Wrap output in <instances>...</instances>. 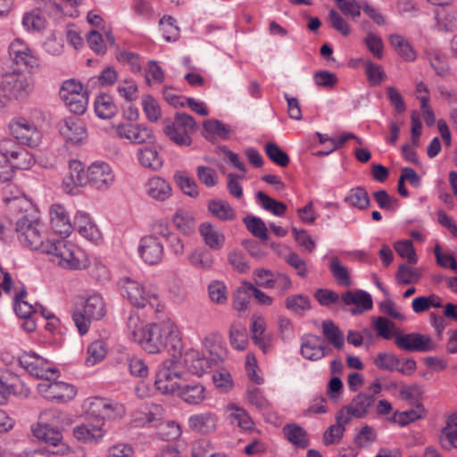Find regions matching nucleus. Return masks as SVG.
Returning <instances> with one entry per match:
<instances>
[{"mask_svg":"<svg viewBox=\"0 0 457 457\" xmlns=\"http://www.w3.org/2000/svg\"><path fill=\"white\" fill-rule=\"evenodd\" d=\"M140 337L138 344L149 353H157L162 350L172 356L181 354L182 342L177 326L170 320L161 323L145 326V332L135 334Z\"/></svg>","mask_w":457,"mask_h":457,"instance_id":"obj_1","label":"nucleus"},{"mask_svg":"<svg viewBox=\"0 0 457 457\" xmlns=\"http://www.w3.org/2000/svg\"><path fill=\"white\" fill-rule=\"evenodd\" d=\"M180 375V372L176 370V362L173 360H166L156 371L154 385L163 394H173L178 391L187 403H201L204 399V387L200 384H180L179 382Z\"/></svg>","mask_w":457,"mask_h":457,"instance_id":"obj_2","label":"nucleus"},{"mask_svg":"<svg viewBox=\"0 0 457 457\" xmlns=\"http://www.w3.org/2000/svg\"><path fill=\"white\" fill-rule=\"evenodd\" d=\"M228 353L221 339L211 336L204 339L203 353L189 350L185 354V362L189 370L197 376H202L212 368H218L227 358Z\"/></svg>","mask_w":457,"mask_h":457,"instance_id":"obj_3","label":"nucleus"},{"mask_svg":"<svg viewBox=\"0 0 457 457\" xmlns=\"http://www.w3.org/2000/svg\"><path fill=\"white\" fill-rule=\"evenodd\" d=\"M42 253L51 255V262L64 269L81 270L87 266L82 251L65 239L46 241Z\"/></svg>","mask_w":457,"mask_h":457,"instance_id":"obj_4","label":"nucleus"},{"mask_svg":"<svg viewBox=\"0 0 457 457\" xmlns=\"http://www.w3.org/2000/svg\"><path fill=\"white\" fill-rule=\"evenodd\" d=\"M197 129L195 119L186 112H176L173 119L163 120L164 135L176 145L181 147L190 146L191 135Z\"/></svg>","mask_w":457,"mask_h":457,"instance_id":"obj_5","label":"nucleus"},{"mask_svg":"<svg viewBox=\"0 0 457 457\" xmlns=\"http://www.w3.org/2000/svg\"><path fill=\"white\" fill-rule=\"evenodd\" d=\"M118 287L123 297H126L131 304L138 308L149 306L156 312H162L163 306L161 304L158 295L147 292L144 286L137 280L129 277L120 279Z\"/></svg>","mask_w":457,"mask_h":457,"instance_id":"obj_6","label":"nucleus"},{"mask_svg":"<svg viewBox=\"0 0 457 457\" xmlns=\"http://www.w3.org/2000/svg\"><path fill=\"white\" fill-rule=\"evenodd\" d=\"M105 315V304L103 297L95 294L87 297L83 305V312H75L72 319L81 335L88 331L92 320H98Z\"/></svg>","mask_w":457,"mask_h":457,"instance_id":"obj_7","label":"nucleus"},{"mask_svg":"<svg viewBox=\"0 0 457 457\" xmlns=\"http://www.w3.org/2000/svg\"><path fill=\"white\" fill-rule=\"evenodd\" d=\"M0 89L7 100L24 99L31 91L29 79L21 72L4 73L0 77Z\"/></svg>","mask_w":457,"mask_h":457,"instance_id":"obj_8","label":"nucleus"},{"mask_svg":"<svg viewBox=\"0 0 457 457\" xmlns=\"http://www.w3.org/2000/svg\"><path fill=\"white\" fill-rule=\"evenodd\" d=\"M117 137L134 145L153 144L155 141L151 128L142 123L122 122L114 126Z\"/></svg>","mask_w":457,"mask_h":457,"instance_id":"obj_9","label":"nucleus"},{"mask_svg":"<svg viewBox=\"0 0 457 457\" xmlns=\"http://www.w3.org/2000/svg\"><path fill=\"white\" fill-rule=\"evenodd\" d=\"M83 407L87 416L96 420V421L114 419L121 416L124 412L122 405L112 403L107 399L99 397L87 399Z\"/></svg>","mask_w":457,"mask_h":457,"instance_id":"obj_10","label":"nucleus"},{"mask_svg":"<svg viewBox=\"0 0 457 457\" xmlns=\"http://www.w3.org/2000/svg\"><path fill=\"white\" fill-rule=\"evenodd\" d=\"M376 397L366 392L357 394L350 403L343 406L339 411L343 414L341 419L351 421L352 419H363L368 416L375 407Z\"/></svg>","mask_w":457,"mask_h":457,"instance_id":"obj_11","label":"nucleus"},{"mask_svg":"<svg viewBox=\"0 0 457 457\" xmlns=\"http://www.w3.org/2000/svg\"><path fill=\"white\" fill-rule=\"evenodd\" d=\"M2 150L8 154L9 167L13 171L29 170L35 163L33 155L12 138L2 139Z\"/></svg>","mask_w":457,"mask_h":457,"instance_id":"obj_12","label":"nucleus"},{"mask_svg":"<svg viewBox=\"0 0 457 457\" xmlns=\"http://www.w3.org/2000/svg\"><path fill=\"white\" fill-rule=\"evenodd\" d=\"M20 363L30 375L41 381L56 379L59 377V370L53 364L36 354L21 356Z\"/></svg>","mask_w":457,"mask_h":457,"instance_id":"obj_13","label":"nucleus"},{"mask_svg":"<svg viewBox=\"0 0 457 457\" xmlns=\"http://www.w3.org/2000/svg\"><path fill=\"white\" fill-rule=\"evenodd\" d=\"M37 391L45 399L62 403L72 400L77 394L72 385L56 379L41 381L37 385Z\"/></svg>","mask_w":457,"mask_h":457,"instance_id":"obj_14","label":"nucleus"},{"mask_svg":"<svg viewBox=\"0 0 457 457\" xmlns=\"http://www.w3.org/2000/svg\"><path fill=\"white\" fill-rule=\"evenodd\" d=\"M395 343L407 352H429L436 349V344L428 336L420 333H395Z\"/></svg>","mask_w":457,"mask_h":457,"instance_id":"obj_15","label":"nucleus"},{"mask_svg":"<svg viewBox=\"0 0 457 457\" xmlns=\"http://www.w3.org/2000/svg\"><path fill=\"white\" fill-rule=\"evenodd\" d=\"M9 129L16 139L30 147L37 146L41 140L40 131L25 118L12 120L9 124Z\"/></svg>","mask_w":457,"mask_h":457,"instance_id":"obj_16","label":"nucleus"},{"mask_svg":"<svg viewBox=\"0 0 457 457\" xmlns=\"http://www.w3.org/2000/svg\"><path fill=\"white\" fill-rule=\"evenodd\" d=\"M301 354L303 358L317 361L332 353L325 340L317 335L306 334L301 338Z\"/></svg>","mask_w":457,"mask_h":457,"instance_id":"obj_17","label":"nucleus"},{"mask_svg":"<svg viewBox=\"0 0 457 457\" xmlns=\"http://www.w3.org/2000/svg\"><path fill=\"white\" fill-rule=\"evenodd\" d=\"M114 181L111 166L104 162H96L87 168V183L96 189L105 190Z\"/></svg>","mask_w":457,"mask_h":457,"instance_id":"obj_18","label":"nucleus"},{"mask_svg":"<svg viewBox=\"0 0 457 457\" xmlns=\"http://www.w3.org/2000/svg\"><path fill=\"white\" fill-rule=\"evenodd\" d=\"M8 53L12 61L17 65H24L30 70L39 65L38 59L21 38H16L10 44Z\"/></svg>","mask_w":457,"mask_h":457,"instance_id":"obj_19","label":"nucleus"},{"mask_svg":"<svg viewBox=\"0 0 457 457\" xmlns=\"http://www.w3.org/2000/svg\"><path fill=\"white\" fill-rule=\"evenodd\" d=\"M62 137L72 145L82 143L87 133L84 123L78 118L70 117L59 123Z\"/></svg>","mask_w":457,"mask_h":457,"instance_id":"obj_20","label":"nucleus"},{"mask_svg":"<svg viewBox=\"0 0 457 457\" xmlns=\"http://www.w3.org/2000/svg\"><path fill=\"white\" fill-rule=\"evenodd\" d=\"M107 429L104 421L97 420L96 423L87 421L76 426L73 429V436L83 443H97L105 435Z\"/></svg>","mask_w":457,"mask_h":457,"instance_id":"obj_21","label":"nucleus"},{"mask_svg":"<svg viewBox=\"0 0 457 457\" xmlns=\"http://www.w3.org/2000/svg\"><path fill=\"white\" fill-rule=\"evenodd\" d=\"M138 252L146 263L154 265L162 261L163 246L155 236H146L141 238Z\"/></svg>","mask_w":457,"mask_h":457,"instance_id":"obj_22","label":"nucleus"},{"mask_svg":"<svg viewBox=\"0 0 457 457\" xmlns=\"http://www.w3.org/2000/svg\"><path fill=\"white\" fill-rule=\"evenodd\" d=\"M50 224L52 229L59 235L68 236L72 230V224L64 206L53 204L49 210Z\"/></svg>","mask_w":457,"mask_h":457,"instance_id":"obj_23","label":"nucleus"},{"mask_svg":"<svg viewBox=\"0 0 457 457\" xmlns=\"http://www.w3.org/2000/svg\"><path fill=\"white\" fill-rule=\"evenodd\" d=\"M4 187H2L3 201L10 204V213L16 212V211H22L25 207H29V204L23 196L22 192L18 187L12 183V179L6 182H1Z\"/></svg>","mask_w":457,"mask_h":457,"instance_id":"obj_24","label":"nucleus"},{"mask_svg":"<svg viewBox=\"0 0 457 457\" xmlns=\"http://www.w3.org/2000/svg\"><path fill=\"white\" fill-rule=\"evenodd\" d=\"M9 224L13 228V230L18 234L28 232L31 227L36 226V223H40V220L30 212L28 207L22 211H16L12 212L8 217Z\"/></svg>","mask_w":457,"mask_h":457,"instance_id":"obj_25","label":"nucleus"},{"mask_svg":"<svg viewBox=\"0 0 457 457\" xmlns=\"http://www.w3.org/2000/svg\"><path fill=\"white\" fill-rule=\"evenodd\" d=\"M78 230V232L86 239L97 242L101 238V233L97 227L92 222L87 213L83 212H78L72 228Z\"/></svg>","mask_w":457,"mask_h":457,"instance_id":"obj_26","label":"nucleus"},{"mask_svg":"<svg viewBox=\"0 0 457 457\" xmlns=\"http://www.w3.org/2000/svg\"><path fill=\"white\" fill-rule=\"evenodd\" d=\"M31 431L34 436L48 445L54 446L61 445L62 448L57 452L58 453L63 454L65 453L64 445H62V435L58 427L34 425L31 428Z\"/></svg>","mask_w":457,"mask_h":457,"instance_id":"obj_27","label":"nucleus"},{"mask_svg":"<svg viewBox=\"0 0 457 457\" xmlns=\"http://www.w3.org/2000/svg\"><path fill=\"white\" fill-rule=\"evenodd\" d=\"M146 194L153 199L163 202L171 196L172 189L168 181L161 177H153L145 184Z\"/></svg>","mask_w":457,"mask_h":457,"instance_id":"obj_28","label":"nucleus"},{"mask_svg":"<svg viewBox=\"0 0 457 457\" xmlns=\"http://www.w3.org/2000/svg\"><path fill=\"white\" fill-rule=\"evenodd\" d=\"M44 225L36 223V226L31 227L28 232L18 234L20 242L26 247L32 250H39L43 252L46 242L44 241Z\"/></svg>","mask_w":457,"mask_h":457,"instance_id":"obj_29","label":"nucleus"},{"mask_svg":"<svg viewBox=\"0 0 457 457\" xmlns=\"http://www.w3.org/2000/svg\"><path fill=\"white\" fill-rule=\"evenodd\" d=\"M199 233L205 245L212 250L219 251L225 244L224 234L209 222H204L199 227Z\"/></svg>","mask_w":457,"mask_h":457,"instance_id":"obj_30","label":"nucleus"},{"mask_svg":"<svg viewBox=\"0 0 457 457\" xmlns=\"http://www.w3.org/2000/svg\"><path fill=\"white\" fill-rule=\"evenodd\" d=\"M189 428L201 434H209L215 430L217 419L210 412L195 414L188 419Z\"/></svg>","mask_w":457,"mask_h":457,"instance_id":"obj_31","label":"nucleus"},{"mask_svg":"<svg viewBox=\"0 0 457 457\" xmlns=\"http://www.w3.org/2000/svg\"><path fill=\"white\" fill-rule=\"evenodd\" d=\"M137 157L143 167L152 170H158L163 165V160L154 147L139 148Z\"/></svg>","mask_w":457,"mask_h":457,"instance_id":"obj_32","label":"nucleus"},{"mask_svg":"<svg viewBox=\"0 0 457 457\" xmlns=\"http://www.w3.org/2000/svg\"><path fill=\"white\" fill-rule=\"evenodd\" d=\"M228 419L232 425H236L245 430L253 428V422L244 408L231 403L228 405Z\"/></svg>","mask_w":457,"mask_h":457,"instance_id":"obj_33","label":"nucleus"},{"mask_svg":"<svg viewBox=\"0 0 457 457\" xmlns=\"http://www.w3.org/2000/svg\"><path fill=\"white\" fill-rule=\"evenodd\" d=\"M440 443L445 449L457 448V412L450 416L442 429Z\"/></svg>","mask_w":457,"mask_h":457,"instance_id":"obj_34","label":"nucleus"},{"mask_svg":"<svg viewBox=\"0 0 457 457\" xmlns=\"http://www.w3.org/2000/svg\"><path fill=\"white\" fill-rule=\"evenodd\" d=\"M326 340L336 349L341 350L345 345V337L340 328L332 320H324L321 324Z\"/></svg>","mask_w":457,"mask_h":457,"instance_id":"obj_35","label":"nucleus"},{"mask_svg":"<svg viewBox=\"0 0 457 457\" xmlns=\"http://www.w3.org/2000/svg\"><path fill=\"white\" fill-rule=\"evenodd\" d=\"M341 416L343 414L338 411L336 415L337 423L328 427L324 432L323 441L326 445L337 444L343 437L345 426L350 422L341 419Z\"/></svg>","mask_w":457,"mask_h":457,"instance_id":"obj_36","label":"nucleus"},{"mask_svg":"<svg viewBox=\"0 0 457 457\" xmlns=\"http://www.w3.org/2000/svg\"><path fill=\"white\" fill-rule=\"evenodd\" d=\"M342 300L346 305L354 304L362 310H370L373 307L371 295L362 290L355 292L347 291L342 295Z\"/></svg>","mask_w":457,"mask_h":457,"instance_id":"obj_37","label":"nucleus"},{"mask_svg":"<svg viewBox=\"0 0 457 457\" xmlns=\"http://www.w3.org/2000/svg\"><path fill=\"white\" fill-rule=\"evenodd\" d=\"M172 221L183 235L190 236L195 232V222L191 213L186 210H178L173 217Z\"/></svg>","mask_w":457,"mask_h":457,"instance_id":"obj_38","label":"nucleus"},{"mask_svg":"<svg viewBox=\"0 0 457 457\" xmlns=\"http://www.w3.org/2000/svg\"><path fill=\"white\" fill-rule=\"evenodd\" d=\"M329 270L336 282L342 287H349L352 284L348 269L344 266L338 257L332 256L329 262Z\"/></svg>","mask_w":457,"mask_h":457,"instance_id":"obj_39","label":"nucleus"},{"mask_svg":"<svg viewBox=\"0 0 457 457\" xmlns=\"http://www.w3.org/2000/svg\"><path fill=\"white\" fill-rule=\"evenodd\" d=\"M96 114L101 119H111L117 112V107L108 95L99 96L95 101Z\"/></svg>","mask_w":457,"mask_h":457,"instance_id":"obj_40","label":"nucleus"},{"mask_svg":"<svg viewBox=\"0 0 457 457\" xmlns=\"http://www.w3.org/2000/svg\"><path fill=\"white\" fill-rule=\"evenodd\" d=\"M208 209L212 215L221 220H232L236 213L231 205L223 200L216 199L209 202Z\"/></svg>","mask_w":457,"mask_h":457,"instance_id":"obj_41","label":"nucleus"},{"mask_svg":"<svg viewBox=\"0 0 457 457\" xmlns=\"http://www.w3.org/2000/svg\"><path fill=\"white\" fill-rule=\"evenodd\" d=\"M189 262L196 269L209 270L213 266L214 258L209 250L196 249L190 253Z\"/></svg>","mask_w":457,"mask_h":457,"instance_id":"obj_42","label":"nucleus"},{"mask_svg":"<svg viewBox=\"0 0 457 457\" xmlns=\"http://www.w3.org/2000/svg\"><path fill=\"white\" fill-rule=\"evenodd\" d=\"M356 62L364 65L365 74L371 86H378L386 79V73L380 65L363 58L357 59Z\"/></svg>","mask_w":457,"mask_h":457,"instance_id":"obj_43","label":"nucleus"},{"mask_svg":"<svg viewBox=\"0 0 457 457\" xmlns=\"http://www.w3.org/2000/svg\"><path fill=\"white\" fill-rule=\"evenodd\" d=\"M204 129L205 137L207 139H214L219 137L220 139H227L229 136V129L224 123L218 120H208L204 122Z\"/></svg>","mask_w":457,"mask_h":457,"instance_id":"obj_44","label":"nucleus"},{"mask_svg":"<svg viewBox=\"0 0 457 457\" xmlns=\"http://www.w3.org/2000/svg\"><path fill=\"white\" fill-rule=\"evenodd\" d=\"M345 202L360 210H365L370 205L368 192L361 187L351 189L345 196Z\"/></svg>","mask_w":457,"mask_h":457,"instance_id":"obj_45","label":"nucleus"},{"mask_svg":"<svg viewBox=\"0 0 457 457\" xmlns=\"http://www.w3.org/2000/svg\"><path fill=\"white\" fill-rule=\"evenodd\" d=\"M286 438L292 444L305 448L308 445V439L305 430L296 424H288L283 428Z\"/></svg>","mask_w":457,"mask_h":457,"instance_id":"obj_46","label":"nucleus"},{"mask_svg":"<svg viewBox=\"0 0 457 457\" xmlns=\"http://www.w3.org/2000/svg\"><path fill=\"white\" fill-rule=\"evenodd\" d=\"M229 340L235 349L245 350L248 345L246 328L239 323L232 324L229 329Z\"/></svg>","mask_w":457,"mask_h":457,"instance_id":"obj_47","label":"nucleus"},{"mask_svg":"<svg viewBox=\"0 0 457 457\" xmlns=\"http://www.w3.org/2000/svg\"><path fill=\"white\" fill-rule=\"evenodd\" d=\"M390 44L395 50L405 60L413 61L416 57L415 52L409 42L400 35H391L389 37Z\"/></svg>","mask_w":457,"mask_h":457,"instance_id":"obj_48","label":"nucleus"},{"mask_svg":"<svg viewBox=\"0 0 457 457\" xmlns=\"http://www.w3.org/2000/svg\"><path fill=\"white\" fill-rule=\"evenodd\" d=\"M249 232L262 241L268 240V229L264 221L258 217L246 216L243 220Z\"/></svg>","mask_w":457,"mask_h":457,"instance_id":"obj_49","label":"nucleus"},{"mask_svg":"<svg viewBox=\"0 0 457 457\" xmlns=\"http://www.w3.org/2000/svg\"><path fill=\"white\" fill-rule=\"evenodd\" d=\"M46 20L40 10H33L23 15L22 24L28 30L40 31L45 29Z\"/></svg>","mask_w":457,"mask_h":457,"instance_id":"obj_50","label":"nucleus"},{"mask_svg":"<svg viewBox=\"0 0 457 457\" xmlns=\"http://www.w3.org/2000/svg\"><path fill=\"white\" fill-rule=\"evenodd\" d=\"M424 415L425 409L422 405L419 404L415 409H411L403 412H395L391 420L400 426H405L410 422L421 419Z\"/></svg>","mask_w":457,"mask_h":457,"instance_id":"obj_51","label":"nucleus"},{"mask_svg":"<svg viewBox=\"0 0 457 457\" xmlns=\"http://www.w3.org/2000/svg\"><path fill=\"white\" fill-rule=\"evenodd\" d=\"M256 196L260 201L262 208H264L266 211L270 212L272 214L278 217H281L285 214L287 206L282 202L274 200L262 191L258 192Z\"/></svg>","mask_w":457,"mask_h":457,"instance_id":"obj_52","label":"nucleus"},{"mask_svg":"<svg viewBox=\"0 0 457 457\" xmlns=\"http://www.w3.org/2000/svg\"><path fill=\"white\" fill-rule=\"evenodd\" d=\"M374 364L379 370L395 371L401 364V360L394 353L382 352L375 357Z\"/></svg>","mask_w":457,"mask_h":457,"instance_id":"obj_53","label":"nucleus"},{"mask_svg":"<svg viewBox=\"0 0 457 457\" xmlns=\"http://www.w3.org/2000/svg\"><path fill=\"white\" fill-rule=\"evenodd\" d=\"M88 356L86 360L87 366H94L104 360L107 353L105 343L102 340H96L91 343L87 347Z\"/></svg>","mask_w":457,"mask_h":457,"instance_id":"obj_54","label":"nucleus"},{"mask_svg":"<svg viewBox=\"0 0 457 457\" xmlns=\"http://www.w3.org/2000/svg\"><path fill=\"white\" fill-rule=\"evenodd\" d=\"M285 305L289 311L299 314L311 309V300L303 295H295L287 297Z\"/></svg>","mask_w":457,"mask_h":457,"instance_id":"obj_55","label":"nucleus"},{"mask_svg":"<svg viewBox=\"0 0 457 457\" xmlns=\"http://www.w3.org/2000/svg\"><path fill=\"white\" fill-rule=\"evenodd\" d=\"M160 26L164 39L168 42L176 41L179 37V29L171 16H163L160 20Z\"/></svg>","mask_w":457,"mask_h":457,"instance_id":"obj_56","label":"nucleus"},{"mask_svg":"<svg viewBox=\"0 0 457 457\" xmlns=\"http://www.w3.org/2000/svg\"><path fill=\"white\" fill-rule=\"evenodd\" d=\"M265 152L267 156L277 165L280 167H287L288 165L289 156L275 143L268 142L265 145Z\"/></svg>","mask_w":457,"mask_h":457,"instance_id":"obj_57","label":"nucleus"},{"mask_svg":"<svg viewBox=\"0 0 457 457\" xmlns=\"http://www.w3.org/2000/svg\"><path fill=\"white\" fill-rule=\"evenodd\" d=\"M420 272L417 269H413L406 264H401L395 274L398 283L410 285L416 283L420 278Z\"/></svg>","mask_w":457,"mask_h":457,"instance_id":"obj_58","label":"nucleus"},{"mask_svg":"<svg viewBox=\"0 0 457 457\" xmlns=\"http://www.w3.org/2000/svg\"><path fill=\"white\" fill-rule=\"evenodd\" d=\"M175 180L184 194L192 197L198 195V187L195 181L185 172L178 171L174 175Z\"/></svg>","mask_w":457,"mask_h":457,"instance_id":"obj_59","label":"nucleus"},{"mask_svg":"<svg viewBox=\"0 0 457 457\" xmlns=\"http://www.w3.org/2000/svg\"><path fill=\"white\" fill-rule=\"evenodd\" d=\"M143 111L146 119L150 122H156L161 117V108L156 100L149 96H144L142 98Z\"/></svg>","mask_w":457,"mask_h":457,"instance_id":"obj_60","label":"nucleus"},{"mask_svg":"<svg viewBox=\"0 0 457 457\" xmlns=\"http://www.w3.org/2000/svg\"><path fill=\"white\" fill-rule=\"evenodd\" d=\"M428 59L430 66L438 76L444 77L449 72V65L445 55L434 51L428 54Z\"/></svg>","mask_w":457,"mask_h":457,"instance_id":"obj_61","label":"nucleus"},{"mask_svg":"<svg viewBox=\"0 0 457 457\" xmlns=\"http://www.w3.org/2000/svg\"><path fill=\"white\" fill-rule=\"evenodd\" d=\"M372 196L378 206L383 210L395 212L399 207V201L389 195L384 189L374 192Z\"/></svg>","mask_w":457,"mask_h":457,"instance_id":"obj_62","label":"nucleus"},{"mask_svg":"<svg viewBox=\"0 0 457 457\" xmlns=\"http://www.w3.org/2000/svg\"><path fill=\"white\" fill-rule=\"evenodd\" d=\"M128 369L131 376L145 378L148 376V366L145 361L137 356L127 358Z\"/></svg>","mask_w":457,"mask_h":457,"instance_id":"obj_63","label":"nucleus"},{"mask_svg":"<svg viewBox=\"0 0 457 457\" xmlns=\"http://www.w3.org/2000/svg\"><path fill=\"white\" fill-rule=\"evenodd\" d=\"M158 435L164 441H171L180 436L181 429L178 423L166 421L160 424Z\"/></svg>","mask_w":457,"mask_h":457,"instance_id":"obj_64","label":"nucleus"}]
</instances>
